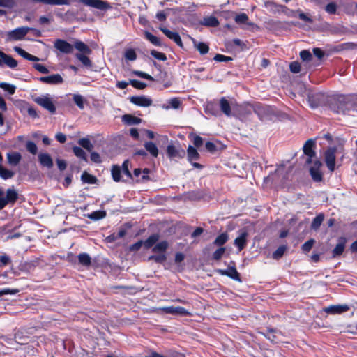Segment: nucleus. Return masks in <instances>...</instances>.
Here are the masks:
<instances>
[{
	"mask_svg": "<svg viewBox=\"0 0 357 357\" xmlns=\"http://www.w3.org/2000/svg\"><path fill=\"white\" fill-rule=\"evenodd\" d=\"M334 102L332 108L337 113H344L353 107L352 98L350 96L337 95L334 98Z\"/></svg>",
	"mask_w": 357,
	"mask_h": 357,
	"instance_id": "1",
	"label": "nucleus"
},
{
	"mask_svg": "<svg viewBox=\"0 0 357 357\" xmlns=\"http://www.w3.org/2000/svg\"><path fill=\"white\" fill-rule=\"evenodd\" d=\"M3 195V190L0 188V210L3 209L8 204H14L18 199V193L13 188L6 190V197H2Z\"/></svg>",
	"mask_w": 357,
	"mask_h": 357,
	"instance_id": "2",
	"label": "nucleus"
},
{
	"mask_svg": "<svg viewBox=\"0 0 357 357\" xmlns=\"http://www.w3.org/2000/svg\"><path fill=\"white\" fill-rule=\"evenodd\" d=\"M34 102L47 109L51 114H54L56 112V107L54 105L51 98L48 95L37 97L34 98Z\"/></svg>",
	"mask_w": 357,
	"mask_h": 357,
	"instance_id": "3",
	"label": "nucleus"
},
{
	"mask_svg": "<svg viewBox=\"0 0 357 357\" xmlns=\"http://www.w3.org/2000/svg\"><path fill=\"white\" fill-rule=\"evenodd\" d=\"M32 30V29L26 27V26H22L17 28L13 31H10L8 33V40H22L27 33L28 32Z\"/></svg>",
	"mask_w": 357,
	"mask_h": 357,
	"instance_id": "4",
	"label": "nucleus"
},
{
	"mask_svg": "<svg viewBox=\"0 0 357 357\" xmlns=\"http://www.w3.org/2000/svg\"><path fill=\"white\" fill-rule=\"evenodd\" d=\"M336 148L331 147L325 152V162L330 172L335 170Z\"/></svg>",
	"mask_w": 357,
	"mask_h": 357,
	"instance_id": "5",
	"label": "nucleus"
},
{
	"mask_svg": "<svg viewBox=\"0 0 357 357\" xmlns=\"http://www.w3.org/2000/svg\"><path fill=\"white\" fill-rule=\"evenodd\" d=\"M314 141L310 139L306 141L303 147L304 154L308 157L306 160V163L307 164L312 163V158L315 156V152L314 151Z\"/></svg>",
	"mask_w": 357,
	"mask_h": 357,
	"instance_id": "6",
	"label": "nucleus"
},
{
	"mask_svg": "<svg viewBox=\"0 0 357 357\" xmlns=\"http://www.w3.org/2000/svg\"><path fill=\"white\" fill-rule=\"evenodd\" d=\"M77 1L101 10H105L109 8L108 3L102 0H77Z\"/></svg>",
	"mask_w": 357,
	"mask_h": 357,
	"instance_id": "7",
	"label": "nucleus"
},
{
	"mask_svg": "<svg viewBox=\"0 0 357 357\" xmlns=\"http://www.w3.org/2000/svg\"><path fill=\"white\" fill-rule=\"evenodd\" d=\"M321 166V162L319 160H316L313 162L312 165L310 168V175L315 181H321L322 179V174L320 171Z\"/></svg>",
	"mask_w": 357,
	"mask_h": 357,
	"instance_id": "8",
	"label": "nucleus"
},
{
	"mask_svg": "<svg viewBox=\"0 0 357 357\" xmlns=\"http://www.w3.org/2000/svg\"><path fill=\"white\" fill-rule=\"evenodd\" d=\"M38 80L43 83L50 85H57L63 82V79L59 74H52L48 76L41 77Z\"/></svg>",
	"mask_w": 357,
	"mask_h": 357,
	"instance_id": "9",
	"label": "nucleus"
},
{
	"mask_svg": "<svg viewBox=\"0 0 357 357\" xmlns=\"http://www.w3.org/2000/svg\"><path fill=\"white\" fill-rule=\"evenodd\" d=\"M6 66L10 68H15L17 66V61L11 56L5 54L0 50V66Z\"/></svg>",
	"mask_w": 357,
	"mask_h": 357,
	"instance_id": "10",
	"label": "nucleus"
},
{
	"mask_svg": "<svg viewBox=\"0 0 357 357\" xmlns=\"http://www.w3.org/2000/svg\"><path fill=\"white\" fill-rule=\"evenodd\" d=\"M54 47L64 54H70L73 51V45L61 39H57L54 42Z\"/></svg>",
	"mask_w": 357,
	"mask_h": 357,
	"instance_id": "11",
	"label": "nucleus"
},
{
	"mask_svg": "<svg viewBox=\"0 0 357 357\" xmlns=\"http://www.w3.org/2000/svg\"><path fill=\"white\" fill-rule=\"evenodd\" d=\"M130 101L132 104L139 106L147 107L152 105V100L144 96H132L130 98Z\"/></svg>",
	"mask_w": 357,
	"mask_h": 357,
	"instance_id": "12",
	"label": "nucleus"
},
{
	"mask_svg": "<svg viewBox=\"0 0 357 357\" xmlns=\"http://www.w3.org/2000/svg\"><path fill=\"white\" fill-rule=\"evenodd\" d=\"M217 272L222 275H227L236 281H241L240 275L234 266H230L227 269H218Z\"/></svg>",
	"mask_w": 357,
	"mask_h": 357,
	"instance_id": "13",
	"label": "nucleus"
},
{
	"mask_svg": "<svg viewBox=\"0 0 357 357\" xmlns=\"http://www.w3.org/2000/svg\"><path fill=\"white\" fill-rule=\"evenodd\" d=\"M234 105V102H229L225 97L220 100V109L227 116L232 115L231 108Z\"/></svg>",
	"mask_w": 357,
	"mask_h": 357,
	"instance_id": "14",
	"label": "nucleus"
},
{
	"mask_svg": "<svg viewBox=\"0 0 357 357\" xmlns=\"http://www.w3.org/2000/svg\"><path fill=\"white\" fill-rule=\"evenodd\" d=\"M160 29L167 37L174 40L179 47H183L181 38L177 32L171 31L165 27H160Z\"/></svg>",
	"mask_w": 357,
	"mask_h": 357,
	"instance_id": "15",
	"label": "nucleus"
},
{
	"mask_svg": "<svg viewBox=\"0 0 357 357\" xmlns=\"http://www.w3.org/2000/svg\"><path fill=\"white\" fill-rule=\"evenodd\" d=\"M248 236L247 231L241 230L239 236L234 240V245L238 248L239 251L242 250L246 245Z\"/></svg>",
	"mask_w": 357,
	"mask_h": 357,
	"instance_id": "16",
	"label": "nucleus"
},
{
	"mask_svg": "<svg viewBox=\"0 0 357 357\" xmlns=\"http://www.w3.org/2000/svg\"><path fill=\"white\" fill-rule=\"evenodd\" d=\"M349 309L347 305H331L325 309V312L328 314H341L348 311Z\"/></svg>",
	"mask_w": 357,
	"mask_h": 357,
	"instance_id": "17",
	"label": "nucleus"
},
{
	"mask_svg": "<svg viewBox=\"0 0 357 357\" xmlns=\"http://www.w3.org/2000/svg\"><path fill=\"white\" fill-rule=\"evenodd\" d=\"M167 153L168 156L172 158H183L185 155L184 150L177 149L174 145H169L167 146Z\"/></svg>",
	"mask_w": 357,
	"mask_h": 357,
	"instance_id": "18",
	"label": "nucleus"
},
{
	"mask_svg": "<svg viewBox=\"0 0 357 357\" xmlns=\"http://www.w3.org/2000/svg\"><path fill=\"white\" fill-rule=\"evenodd\" d=\"M222 148V145L220 142H207L205 144L206 150L211 154H215L219 152Z\"/></svg>",
	"mask_w": 357,
	"mask_h": 357,
	"instance_id": "19",
	"label": "nucleus"
},
{
	"mask_svg": "<svg viewBox=\"0 0 357 357\" xmlns=\"http://www.w3.org/2000/svg\"><path fill=\"white\" fill-rule=\"evenodd\" d=\"M346 238L341 237L338 239V243L332 251L333 257L340 256L344 250Z\"/></svg>",
	"mask_w": 357,
	"mask_h": 357,
	"instance_id": "20",
	"label": "nucleus"
},
{
	"mask_svg": "<svg viewBox=\"0 0 357 357\" xmlns=\"http://www.w3.org/2000/svg\"><path fill=\"white\" fill-rule=\"evenodd\" d=\"M188 160L193 165L194 167H199L200 165L197 162H193L199 158V153L197 149L192 146L190 145L188 148Z\"/></svg>",
	"mask_w": 357,
	"mask_h": 357,
	"instance_id": "21",
	"label": "nucleus"
},
{
	"mask_svg": "<svg viewBox=\"0 0 357 357\" xmlns=\"http://www.w3.org/2000/svg\"><path fill=\"white\" fill-rule=\"evenodd\" d=\"M38 160L40 165L47 168L53 167V160L48 153H40L38 155Z\"/></svg>",
	"mask_w": 357,
	"mask_h": 357,
	"instance_id": "22",
	"label": "nucleus"
},
{
	"mask_svg": "<svg viewBox=\"0 0 357 357\" xmlns=\"http://www.w3.org/2000/svg\"><path fill=\"white\" fill-rule=\"evenodd\" d=\"M34 2L42 3L50 6L70 5V0H32Z\"/></svg>",
	"mask_w": 357,
	"mask_h": 357,
	"instance_id": "23",
	"label": "nucleus"
},
{
	"mask_svg": "<svg viewBox=\"0 0 357 357\" xmlns=\"http://www.w3.org/2000/svg\"><path fill=\"white\" fill-rule=\"evenodd\" d=\"M74 47L80 52L81 54H91L92 52L91 48L82 41H76L73 45Z\"/></svg>",
	"mask_w": 357,
	"mask_h": 357,
	"instance_id": "24",
	"label": "nucleus"
},
{
	"mask_svg": "<svg viewBox=\"0 0 357 357\" xmlns=\"http://www.w3.org/2000/svg\"><path fill=\"white\" fill-rule=\"evenodd\" d=\"M21 158L22 156L18 152H13L7 154L8 162L11 165H17L20 162Z\"/></svg>",
	"mask_w": 357,
	"mask_h": 357,
	"instance_id": "25",
	"label": "nucleus"
},
{
	"mask_svg": "<svg viewBox=\"0 0 357 357\" xmlns=\"http://www.w3.org/2000/svg\"><path fill=\"white\" fill-rule=\"evenodd\" d=\"M141 119L131 114H125L122 116V121L128 125H137L141 123Z\"/></svg>",
	"mask_w": 357,
	"mask_h": 357,
	"instance_id": "26",
	"label": "nucleus"
},
{
	"mask_svg": "<svg viewBox=\"0 0 357 357\" xmlns=\"http://www.w3.org/2000/svg\"><path fill=\"white\" fill-rule=\"evenodd\" d=\"M78 261L80 264L82 266L89 267L91 264V258L89 254L86 252L80 253L78 255Z\"/></svg>",
	"mask_w": 357,
	"mask_h": 357,
	"instance_id": "27",
	"label": "nucleus"
},
{
	"mask_svg": "<svg viewBox=\"0 0 357 357\" xmlns=\"http://www.w3.org/2000/svg\"><path fill=\"white\" fill-rule=\"evenodd\" d=\"M88 54L77 53L75 54V57L84 66L87 68H91L92 66V62L87 56Z\"/></svg>",
	"mask_w": 357,
	"mask_h": 357,
	"instance_id": "28",
	"label": "nucleus"
},
{
	"mask_svg": "<svg viewBox=\"0 0 357 357\" xmlns=\"http://www.w3.org/2000/svg\"><path fill=\"white\" fill-rule=\"evenodd\" d=\"M146 150L153 156L157 157L158 155V149L157 146L152 142H148L144 144Z\"/></svg>",
	"mask_w": 357,
	"mask_h": 357,
	"instance_id": "29",
	"label": "nucleus"
},
{
	"mask_svg": "<svg viewBox=\"0 0 357 357\" xmlns=\"http://www.w3.org/2000/svg\"><path fill=\"white\" fill-rule=\"evenodd\" d=\"M218 24H219L218 20H217L216 17H215L213 16L205 17L202 20V24L208 26L215 27L218 25Z\"/></svg>",
	"mask_w": 357,
	"mask_h": 357,
	"instance_id": "30",
	"label": "nucleus"
},
{
	"mask_svg": "<svg viewBox=\"0 0 357 357\" xmlns=\"http://www.w3.org/2000/svg\"><path fill=\"white\" fill-rule=\"evenodd\" d=\"M121 169L119 166L114 165L112 168V176L114 181L119 182L121 181Z\"/></svg>",
	"mask_w": 357,
	"mask_h": 357,
	"instance_id": "31",
	"label": "nucleus"
},
{
	"mask_svg": "<svg viewBox=\"0 0 357 357\" xmlns=\"http://www.w3.org/2000/svg\"><path fill=\"white\" fill-rule=\"evenodd\" d=\"M78 144L88 151H91L93 149V145L87 138H82L79 139Z\"/></svg>",
	"mask_w": 357,
	"mask_h": 357,
	"instance_id": "32",
	"label": "nucleus"
},
{
	"mask_svg": "<svg viewBox=\"0 0 357 357\" xmlns=\"http://www.w3.org/2000/svg\"><path fill=\"white\" fill-rule=\"evenodd\" d=\"M324 216L323 214H319L312 220L311 227L312 229L317 230L321 225L324 220Z\"/></svg>",
	"mask_w": 357,
	"mask_h": 357,
	"instance_id": "33",
	"label": "nucleus"
},
{
	"mask_svg": "<svg viewBox=\"0 0 357 357\" xmlns=\"http://www.w3.org/2000/svg\"><path fill=\"white\" fill-rule=\"evenodd\" d=\"M74 154L79 158L87 161L86 154L84 151L78 146H74L73 149Z\"/></svg>",
	"mask_w": 357,
	"mask_h": 357,
	"instance_id": "34",
	"label": "nucleus"
},
{
	"mask_svg": "<svg viewBox=\"0 0 357 357\" xmlns=\"http://www.w3.org/2000/svg\"><path fill=\"white\" fill-rule=\"evenodd\" d=\"M229 239V236L227 233H222L218 236L215 238L214 243L216 245L220 246L224 245Z\"/></svg>",
	"mask_w": 357,
	"mask_h": 357,
	"instance_id": "35",
	"label": "nucleus"
},
{
	"mask_svg": "<svg viewBox=\"0 0 357 357\" xmlns=\"http://www.w3.org/2000/svg\"><path fill=\"white\" fill-rule=\"evenodd\" d=\"M144 34H145L146 38L148 40H149L152 44H153L154 45H156V46L161 45V42L158 37L153 36L152 33H151L150 32H148V31H146Z\"/></svg>",
	"mask_w": 357,
	"mask_h": 357,
	"instance_id": "36",
	"label": "nucleus"
},
{
	"mask_svg": "<svg viewBox=\"0 0 357 357\" xmlns=\"http://www.w3.org/2000/svg\"><path fill=\"white\" fill-rule=\"evenodd\" d=\"M287 246L286 245H281L273 253L272 257L274 259H280L283 255L284 254L285 251L287 250Z\"/></svg>",
	"mask_w": 357,
	"mask_h": 357,
	"instance_id": "37",
	"label": "nucleus"
},
{
	"mask_svg": "<svg viewBox=\"0 0 357 357\" xmlns=\"http://www.w3.org/2000/svg\"><path fill=\"white\" fill-rule=\"evenodd\" d=\"M158 235H151L145 241H144V245L146 248H150L158 241Z\"/></svg>",
	"mask_w": 357,
	"mask_h": 357,
	"instance_id": "38",
	"label": "nucleus"
},
{
	"mask_svg": "<svg viewBox=\"0 0 357 357\" xmlns=\"http://www.w3.org/2000/svg\"><path fill=\"white\" fill-rule=\"evenodd\" d=\"M14 176V172L0 165V176L3 179H8Z\"/></svg>",
	"mask_w": 357,
	"mask_h": 357,
	"instance_id": "39",
	"label": "nucleus"
},
{
	"mask_svg": "<svg viewBox=\"0 0 357 357\" xmlns=\"http://www.w3.org/2000/svg\"><path fill=\"white\" fill-rule=\"evenodd\" d=\"M168 244L167 241H161L157 243L153 248L154 252H164L167 248Z\"/></svg>",
	"mask_w": 357,
	"mask_h": 357,
	"instance_id": "40",
	"label": "nucleus"
},
{
	"mask_svg": "<svg viewBox=\"0 0 357 357\" xmlns=\"http://www.w3.org/2000/svg\"><path fill=\"white\" fill-rule=\"evenodd\" d=\"M106 216V212L103 211H96L89 215V218L93 220H100Z\"/></svg>",
	"mask_w": 357,
	"mask_h": 357,
	"instance_id": "41",
	"label": "nucleus"
},
{
	"mask_svg": "<svg viewBox=\"0 0 357 357\" xmlns=\"http://www.w3.org/2000/svg\"><path fill=\"white\" fill-rule=\"evenodd\" d=\"M0 88L8 92L9 94H14L15 91V86L13 84H8L6 82L0 83Z\"/></svg>",
	"mask_w": 357,
	"mask_h": 357,
	"instance_id": "42",
	"label": "nucleus"
},
{
	"mask_svg": "<svg viewBox=\"0 0 357 357\" xmlns=\"http://www.w3.org/2000/svg\"><path fill=\"white\" fill-rule=\"evenodd\" d=\"M26 150L33 155H36L38 152L36 144L32 141H28L26 143Z\"/></svg>",
	"mask_w": 357,
	"mask_h": 357,
	"instance_id": "43",
	"label": "nucleus"
},
{
	"mask_svg": "<svg viewBox=\"0 0 357 357\" xmlns=\"http://www.w3.org/2000/svg\"><path fill=\"white\" fill-rule=\"evenodd\" d=\"M82 180L84 183L93 184L96 183V178L86 172H84L82 175Z\"/></svg>",
	"mask_w": 357,
	"mask_h": 357,
	"instance_id": "44",
	"label": "nucleus"
},
{
	"mask_svg": "<svg viewBox=\"0 0 357 357\" xmlns=\"http://www.w3.org/2000/svg\"><path fill=\"white\" fill-rule=\"evenodd\" d=\"M124 56H125L126 59H127L128 61H132L136 60V59H137V54H136L135 50L132 49L126 50L125 52Z\"/></svg>",
	"mask_w": 357,
	"mask_h": 357,
	"instance_id": "45",
	"label": "nucleus"
},
{
	"mask_svg": "<svg viewBox=\"0 0 357 357\" xmlns=\"http://www.w3.org/2000/svg\"><path fill=\"white\" fill-rule=\"evenodd\" d=\"M248 17L245 13H241L235 17V22L237 24H248Z\"/></svg>",
	"mask_w": 357,
	"mask_h": 357,
	"instance_id": "46",
	"label": "nucleus"
},
{
	"mask_svg": "<svg viewBox=\"0 0 357 357\" xmlns=\"http://www.w3.org/2000/svg\"><path fill=\"white\" fill-rule=\"evenodd\" d=\"M73 100L77 106L82 109H84V98L79 94H75L73 96Z\"/></svg>",
	"mask_w": 357,
	"mask_h": 357,
	"instance_id": "47",
	"label": "nucleus"
},
{
	"mask_svg": "<svg viewBox=\"0 0 357 357\" xmlns=\"http://www.w3.org/2000/svg\"><path fill=\"white\" fill-rule=\"evenodd\" d=\"M151 54L156 59L160 61H165L167 59L166 55L164 53L158 52L156 50H151Z\"/></svg>",
	"mask_w": 357,
	"mask_h": 357,
	"instance_id": "48",
	"label": "nucleus"
},
{
	"mask_svg": "<svg viewBox=\"0 0 357 357\" xmlns=\"http://www.w3.org/2000/svg\"><path fill=\"white\" fill-rule=\"evenodd\" d=\"M121 172L129 178H132V174L129 170V161L125 160L122 165Z\"/></svg>",
	"mask_w": 357,
	"mask_h": 357,
	"instance_id": "49",
	"label": "nucleus"
},
{
	"mask_svg": "<svg viewBox=\"0 0 357 357\" xmlns=\"http://www.w3.org/2000/svg\"><path fill=\"white\" fill-rule=\"evenodd\" d=\"M130 84L137 89H144L146 86V83L137 79L130 80Z\"/></svg>",
	"mask_w": 357,
	"mask_h": 357,
	"instance_id": "50",
	"label": "nucleus"
},
{
	"mask_svg": "<svg viewBox=\"0 0 357 357\" xmlns=\"http://www.w3.org/2000/svg\"><path fill=\"white\" fill-rule=\"evenodd\" d=\"M300 56L304 61H308L312 59V55L308 50H302L300 52Z\"/></svg>",
	"mask_w": 357,
	"mask_h": 357,
	"instance_id": "51",
	"label": "nucleus"
},
{
	"mask_svg": "<svg viewBox=\"0 0 357 357\" xmlns=\"http://www.w3.org/2000/svg\"><path fill=\"white\" fill-rule=\"evenodd\" d=\"M149 260H154L157 263H162L166 260V256L165 254L152 255L149 257Z\"/></svg>",
	"mask_w": 357,
	"mask_h": 357,
	"instance_id": "52",
	"label": "nucleus"
},
{
	"mask_svg": "<svg viewBox=\"0 0 357 357\" xmlns=\"http://www.w3.org/2000/svg\"><path fill=\"white\" fill-rule=\"evenodd\" d=\"M325 10L329 14H335L337 10V5L334 2H331L326 6Z\"/></svg>",
	"mask_w": 357,
	"mask_h": 357,
	"instance_id": "53",
	"label": "nucleus"
},
{
	"mask_svg": "<svg viewBox=\"0 0 357 357\" xmlns=\"http://www.w3.org/2000/svg\"><path fill=\"white\" fill-rule=\"evenodd\" d=\"M169 106L167 107L166 109H178L181 105V101L178 98H172L169 100Z\"/></svg>",
	"mask_w": 357,
	"mask_h": 357,
	"instance_id": "54",
	"label": "nucleus"
},
{
	"mask_svg": "<svg viewBox=\"0 0 357 357\" xmlns=\"http://www.w3.org/2000/svg\"><path fill=\"white\" fill-rule=\"evenodd\" d=\"M314 243V239H310V240L307 241H306V242H305V243L302 245V250H303V251L306 252H309V251L312 249V246H313Z\"/></svg>",
	"mask_w": 357,
	"mask_h": 357,
	"instance_id": "55",
	"label": "nucleus"
},
{
	"mask_svg": "<svg viewBox=\"0 0 357 357\" xmlns=\"http://www.w3.org/2000/svg\"><path fill=\"white\" fill-rule=\"evenodd\" d=\"M213 59L218 62H227L232 60L231 57L227 56L222 54H216Z\"/></svg>",
	"mask_w": 357,
	"mask_h": 357,
	"instance_id": "56",
	"label": "nucleus"
},
{
	"mask_svg": "<svg viewBox=\"0 0 357 357\" xmlns=\"http://www.w3.org/2000/svg\"><path fill=\"white\" fill-rule=\"evenodd\" d=\"M290 70L294 73H298L301 71V64L297 61L291 62L289 65Z\"/></svg>",
	"mask_w": 357,
	"mask_h": 357,
	"instance_id": "57",
	"label": "nucleus"
},
{
	"mask_svg": "<svg viewBox=\"0 0 357 357\" xmlns=\"http://www.w3.org/2000/svg\"><path fill=\"white\" fill-rule=\"evenodd\" d=\"M225 252V248H220L217 249L213 254V258L215 260H219Z\"/></svg>",
	"mask_w": 357,
	"mask_h": 357,
	"instance_id": "58",
	"label": "nucleus"
},
{
	"mask_svg": "<svg viewBox=\"0 0 357 357\" xmlns=\"http://www.w3.org/2000/svg\"><path fill=\"white\" fill-rule=\"evenodd\" d=\"M167 314L185 315L188 311L182 307H175L174 312H167Z\"/></svg>",
	"mask_w": 357,
	"mask_h": 357,
	"instance_id": "59",
	"label": "nucleus"
},
{
	"mask_svg": "<svg viewBox=\"0 0 357 357\" xmlns=\"http://www.w3.org/2000/svg\"><path fill=\"white\" fill-rule=\"evenodd\" d=\"M33 67L36 70L42 73L47 74L49 73L48 68L43 64L36 63L33 65Z\"/></svg>",
	"mask_w": 357,
	"mask_h": 357,
	"instance_id": "60",
	"label": "nucleus"
},
{
	"mask_svg": "<svg viewBox=\"0 0 357 357\" xmlns=\"http://www.w3.org/2000/svg\"><path fill=\"white\" fill-rule=\"evenodd\" d=\"M14 50L19 54L21 56H22L23 58L27 59L28 57L29 56V53L26 52L25 50H24L23 49H22L21 47H14Z\"/></svg>",
	"mask_w": 357,
	"mask_h": 357,
	"instance_id": "61",
	"label": "nucleus"
},
{
	"mask_svg": "<svg viewBox=\"0 0 357 357\" xmlns=\"http://www.w3.org/2000/svg\"><path fill=\"white\" fill-rule=\"evenodd\" d=\"M14 6V1L13 0H0V6L4 8H13Z\"/></svg>",
	"mask_w": 357,
	"mask_h": 357,
	"instance_id": "62",
	"label": "nucleus"
},
{
	"mask_svg": "<svg viewBox=\"0 0 357 357\" xmlns=\"http://www.w3.org/2000/svg\"><path fill=\"white\" fill-rule=\"evenodd\" d=\"M91 160L95 163H100L102 162L100 154L96 152L91 153Z\"/></svg>",
	"mask_w": 357,
	"mask_h": 357,
	"instance_id": "63",
	"label": "nucleus"
},
{
	"mask_svg": "<svg viewBox=\"0 0 357 357\" xmlns=\"http://www.w3.org/2000/svg\"><path fill=\"white\" fill-rule=\"evenodd\" d=\"M135 74L139 77H142V78H144V79H146L148 80H151V81L153 80V77H151L150 75H149L146 73H144L142 71H135Z\"/></svg>",
	"mask_w": 357,
	"mask_h": 357,
	"instance_id": "64",
	"label": "nucleus"
}]
</instances>
